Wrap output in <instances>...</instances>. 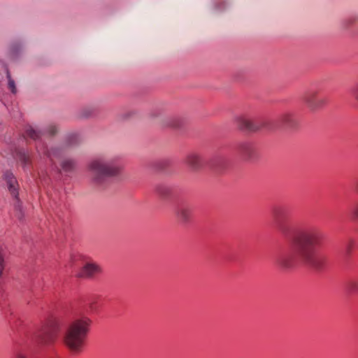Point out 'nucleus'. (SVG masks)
Here are the masks:
<instances>
[{
  "mask_svg": "<svg viewBox=\"0 0 358 358\" xmlns=\"http://www.w3.org/2000/svg\"><path fill=\"white\" fill-rule=\"evenodd\" d=\"M192 212L193 206L191 204L182 203L176 208L175 215L180 223L186 224L190 222Z\"/></svg>",
  "mask_w": 358,
  "mask_h": 358,
  "instance_id": "7",
  "label": "nucleus"
},
{
  "mask_svg": "<svg viewBox=\"0 0 358 358\" xmlns=\"http://www.w3.org/2000/svg\"><path fill=\"white\" fill-rule=\"evenodd\" d=\"M122 169L118 157L111 155H103L92 159L87 169L92 174V182L96 185L103 184L108 178L120 175Z\"/></svg>",
  "mask_w": 358,
  "mask_h": 358,
  "instance_id": "3",
  "label": "nucleus"
},
{
  "mask_svg": "<svg viewBox=\"0 0 358 358\" xmlns=\"http://www.w3.org/2000/svg\"><path fill=\"white\" fill-rule=\"evenodd\" d=\"M236 126L241 130L254 131L259 129L260 126L255 124L245 116H238L235 119Z\"/></svg>",
  "mask_w": 358,
  "mask_h": 358,
  "instance_id": "10",
  "label": "nucleus"
},
{
  "mask_svg": "<svg viewBox=\"0 0 358 358\" xmlns=\"http://www.w3.org/2000/svg\"><path fill=\"white\" fill-rule=\"evenodd\" d=\"M348 289L350 293H356L358 291V282L355 280L350 281L348 283Z\"/></svg>",
  "mask_w": 358,
  "mask_h": 358,
  "instance_id": "18",
  "label": "nucleus"
},
{
  "mask_svg": "<svg viewBox=\"0 0 358 358\" xmlns=\"http://www.w3.org/2000/svg\"><path fill=\"white\" fill-rule=\"evenodd\" d=\"M185 163L192 170H197L201 167L202 160L198 154L190 153L187 156Z\"/></svg>",
  "mask_w": 358,
  "mask_h": 358,
  "instance_id": "13",
  "label": "nucleus"
},
{
  "mask_svg": "<svg viewBox=\"0 0 358 358\" xmlns=\"http://www.w3.org/2000/svg\"><path fill=\"white\" fill-rule=\"evenodd\" d=\"M16 358H28V357L22 353H17L16 355Z\"/></svg>",
  "mask_w": 358,
  "mask_h": 358,
  "instance_id": "26",
  "label": "nucleus"
},
{
  "mask_svg": "<svg viewBox=\"0 0 358 358\" xmlns=\"http://www.w3.org/2000/svg\"><path fill=\"white\" fill-rule=\"evenodd\" d=\"M59 326L56 320H49L45 323L36 334L38 342L45 346H49L57 339Z\"/></svg>",
  "mask_w": 358,
  "mask_h": 358,
  "instance_id": "4",
  "label": "nucleus"
},
{
  "mask_svg": "<svg viewBox=\"0 0 358 358\" xmlns=\"http://www.w3.org/2000/svg\"><path fill=\"white\" fill-rule=\"evenodd\" d=\"M352 213L355 217L358 218V203L355 206Z\"/></svg>",
  "mask_w": 358,
  "mask_h": 358,
  "instance_id": "25",
  "label": "nucleus"
},
{
  "mask_svg": "<svg viewBox=\"0 0 358 358\" xmlns=\"http://www.w3.org/2000/svg\"><path fill=\"white\" fill-rule=\"evenodd\" d=\"M350 93L358 101V83L350 88Z\"/></svg>",
  "mask_w": 358,
  "mask_h": 358,
  "instance_id": "20",
  "label": "nucleus"
},
{
  "mask_svg": "<svg viewBox=\"0 0 358 358\" xmlns=\"http://www.w3.org/2000/svg\"><path fill=\"white\" fill-rule=\"evenodd\" d=\"M352 241H349V242L347 243V245H346V246H345V250H346V252H347L348 254H349V253L350 252V250H351V248H352Z\"/></svg>",
  "mask_w": 358,
  "mask_h": 358,
  "instance_id": "24",
  "label": "nucleus"
},
{
  "mask_svg": "<svg viewBox=\"0 0 358 358\" xmlns=\"http://www.w3.org/2000/svg\"><path fill=\"white\" fill-rule=\"evenodd\" d=\"M276 123L282 127L293 128L296 127L297 121L293 113L285 112L279 116Z\"/></svg>",
  "mask_w": 358,
  "mask_h": 358,
  "instance_id": "11",
  "label": "nucleus"
},
{
  "mask_svg": "<svg viewBox=\"0 0 358 358\" xmlns=\"http://www.w3.org/2000/svg\"><path fill=\"white\" fill-rule=\"evenodd\" d=\"M92 320L86 315L75 318L67 325L63 336V342L73 355L82 352L85 341L90 331Z\"/></svg>",
  "mask_w": 358,
  "mask_h": 358,
  "instance_id": "2",
  "label": "nucleus"
},
{
  "mask_svg": "<svg viewBox=\"0 0 358 358\" xmlns=\"http://www.w3.org/2000/svg\"><path fill=\"white\" fill-rule=\"evenodd\" d=\"M321 235V232L315 228L299 231L289 239L290 250L278 254L275 258V263L284 270L292 268L299 262L317 270L324 268L327 258L324 255L317 254L315 249L320 243Z\"/></svg>",
  "mask_w": 358,
  "mask_h": 358,
  "instance_id": "1",
  "label": "nucleus"
},
{
  "mask_svg": "<svg viewBox=\"0 0 358 358\" xmlns=\"http://www.w3.org/2000/svg\"><path fill=\"white\" fill-rule=\"evenodd\" d=\"M42 135H43V132L31 126L27 127L25 130V136L34 140L39 138Z\"/></svg>",
  "mask_w": 358,
  "mask_h": 358,
  "instance_id": "16",
  "label": "nucleus"
},
{
  "mask_svg": "<svg viewBox=\"0 0 358 358\" xmlns=\"http://www.w3.org/2000/svg\"><path fill=\"white\" fill-rule=\"evenodd\" d=\"M356 186H357V187L358 188V179H357V182H356Z\"/></svg>",
  "mask_w": 358,
  "mask_h": 358,
  "instance_id": "27",
  "label": "nucleus"
},
{
  "mask_svg": "<svg viewBox=\"0 0 358 358\" xmlns=\"http://www.w3.org/2000/svg\"><path fill=\"white\" fill-rule=\"evenodd\" d=\"M156 193L162 198H166L171 194V187L166 184H158L155 187Z\"/></svg>",
  "mask_w": 358,
  "mask_h": 358,
  "instance_id": "15",
  "label": "nucleus"
},
{
  "mask_svg": "<svg viewBox=\"0 0 358 358\" xmlns=\"http://www.w3.org/2000/svg\"><path fill=\"white\" fill-rule=\"evenodd\" d=\"M276 228L278 231L285 237H289L291 227L288 221L286 220L282 211L277 210L275 213Z\"/></svg>",
  "mask_w": 358,
  "mask_h": 358,
  "instance_id": "9",
  "label": "nucleus"
},
{
  "mask_svg": "<svg viewBox=\"0 0 358 358\" xmlns=\"http://www.w3.org/2000/svg\"><path fill=\"white\" fill-rule=\"evenodd\" d=\"M19 159L24 165H27L29 162V155L25 152H20L19 153Z\"/></svg>",
  "mask_w": 358,
  "mask_h": 358,
  "instance_id": "19",
  "label": "nucleus"
},
{
  "mask_svg": "<svg viewBox=\"0 0 358 358\" xmlns=\"http://www.w3.org/2000/svg\"><path fill=\"white\" fill-rule=\"evenodd\" d=\"M239 155L246 161H252L257 158V151L255 145L250 142L240 143L237 148Z\"/></svg>",
  "mask_w": 358,
  "mask_h": 358,
  "instance_id": "8",
  "label": "nucleus"
},
{
  "mask_svg": "<svg viewBox=\"0 0 358 358\" xmlns=\"http://www.w3.org/2000/svg\"><path fill=\"white\" fill-rule=\"evenodd\" d=\"M4 268H5L4 257H3L2 251L0 250V278L1 277V275L3 274Z\"/></svg>",
  "mask_w": 358,
  "mask_h": 358,
  "instance_id": "22",
  "label": "nucleus"
},
{
  "mask_svg": "<svg viewBox=\"0 0 358 358\" xmlns=\"http://www.w3.org/2000/svg\"><path fill=\"white\" fill-rule=\"evenodd\" d=\"M357 20V17L355 16L350 17L344 21V26L345 27H348L349 26L353 24Z\"/></svg>",
  "mask_w": 358,
  "mask_h": 358,
  "instance_id": "21",
  "label": "nucleus"
},
{
  "mask_svg": "<svg viewBox=\"0 0 358 358\" xmlns=\"http://www.w3.org/2000/svg\"><path fill=\"white\" fill-rule=\"evenodd\" d=\"M57 126L54 124L50 125L46 130V132H48L50 135H54L55 134L57 133Z\"/></svg>",
  "mask_w": 358,
  "mask_h": 358,
  "instance_id": "23",
  "label": "nucleus"
},
{
  "mask_svg": "<svg viewBox=\"0 0 358 358\" xmlns=\"http://www.w3.org/2000/svg\"><path fill=\"white\" fill-rule=\"evenodd\" d=\"M7 78L8 80V89L11 91L13 94H15L17 92V89L15 87V81L11 78L10 73H7Z\"/></svg>",
  "mask_w": 358,
  "mask_h": 358,
  "instance_id": "17",
  "label": "nucleus"
},
{
  "mask_svg": "<svg viewBox=\"0 0 358 358\" xmlns=\"http://www.w3.org/2000/svg\"><path fill=\"white\" fill-rule=\"evenodd\" d=\"M101 272L100 266L92 262L86 263L82 268L79 276L83 278H92Z\"/></svg>",
  "mask_w": 358,
  "mask_h": 358,
  "instance_id": "12",
  "label": "nucleus"
},
{
  "mask_svg": "<svg viewBox=\"0 0 358 358\" xmlns=\"http://www.w3.org/2000/svg\"><path fill=\"white\" fill-rule=\"evenodd\" d=\"M4 178L8 185V188L10 194L15 198L16 201L15 203V215L19 220H22L24 217V213L20 201L17 199L18 196V184L16 178L13 174L10 172H6L4 174Z\"/></svg>",
  "mask_w": 358,
  "mask_h": 358,
  "instance_id": "6",
  "label": "nucleus"
},
{
  "mask_svg": "<svg viewBox=\"0 0 358 358\" xmlns=\"http://www.w3.org/2000/svg\"><path fill=\"white\" fill-rule=\"evenodd\" d=\"M303 101L310 111H317L327 103V98L319 94L316 90L306 92L303 96Z\"/></svg>",
  "mask_w": 358,
  "mask_h": 358,
  "instance_id": "5",
  "label": "nucleus"
},
{
  "mask_svg": "<svg viewBox=\"0 0 358 358\" xmlns=\"http://www.w3.org/2000/svg\"><path fill=\"white\" fill-rule=\"evenodd\" d=\"M76 161L69 157H62L59 162L62 171L66 173L73 171L76 168Z\"/></svg>",
  "mask_w": 358,
  "mask_h": 358,
  "instance_id": "14",
  "label": "nucleus"
}]
</instances>
